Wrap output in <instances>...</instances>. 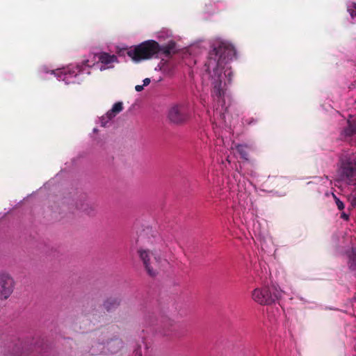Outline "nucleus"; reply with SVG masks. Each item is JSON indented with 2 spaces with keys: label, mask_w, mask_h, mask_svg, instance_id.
<instances>
[{
  "label": "nucleus",
  "mask_w": 356,
  "mask_h": 356,
  "mask_svg": "<svg viewBox=\"0 0 356 356\" xmlns=\"http://www.w3.org/2000/svg\"><path fill=\"white\" fill-rule=\"evenodd\" d=\"M14 282L7 273L0 274V299H7L13 293Z\"/></svg>",
  "instance_id": "nucleus-7"
},
{
  "label": "nucleus",
  "mask_w": 356,
  "mask_h": 356,
  "mask_svg": "<svg viewBox=\"0 0 356 356\" xmlns=\"http://www.w3.org/2000/svg\"><path fill=\"white\" fill-rule=\"evenodd\" d=\"M339 172L341 175V179L347 178L348 180L352 181L356 175V164H346L340 168Z\"/></svg>",
  "instance_id": "nucleus-10"
},
{
  "label": "nucleus",
  "mask_w": 356,
  "mask_h": 356,
  "mask_svg": "<svg viewBox=\"0 0 356 356\" xmlns=\"http://www.w3.org/2000/svg\"><path fill=\"white\" fill-rule=\"evenodd\" d=\"M341 217H342V218H344V219H346V220H347V219H348V216H347L346 214H345V213H343V214L341 215Z\"/></svg>",
  "instance_id": "nucleus-20"
},
{
  "label": "nucleus",
  "mask_w": 356,
  "mask_h": 356,
  "mask_svg": "<svg viewBox=\"0 0 356 356\" xmlns=\"http://www.w3.org/2000/svg\"><path fill=\"white\" fill-rule=\"evenodd\" d=\"M88 60H84L82 65H77L76 67H70L67 69H63L58 76L60 80H63L67 84L76 83L75 79L79 74L83 70V65L86 67L88 65Z\"/></svg>",
  "instance_id": "nucleus-5"
},
{
  "label": "nucleus",
  "mask_w": 356,
  "mask_h": 356,
  "mask_svg": "<svg viewBox=\"0 0 356 356\" xmlns=\"http://www.w3.org/2000/svg\"><path fill=\"white\" fill-rule=\"evenodd\" d=\"M251 298L259 305H268L275 301L270 288L268 286L255 287L250 294Z\"/></svg>",
  "instance_id": "nucleus-4"
},
{
  "label": "nucleus",
  "mask_w": 356,
  "mask_h": 356,
  "mask_svg": "<svg viewBox=\"0 0 356 356\" xmlns=\"http://www.w3.org/2000/svg\"><path fill=\"white\" fill-rule=\"evenodd\" d=\"M352 204L353 205H356V199H354L352 200Z\"/></svg>",
  "instance_id": "nucleus-21"
},
{
  "label": "nucleus",
  "mask_w": 356,
  "mask_h": 356,
  "mask_svg": "<svg viewBox=\"0 0 356 356\" xmlns=\"http://www.w3.org/2000/svg\"><path fill=\"white\" fill-rule=\"evenodd\" d=\"M348 11L349 12L352 18L356 17V4L353 3L350 5L348 8Z\"/></svg>",
  "instance_id": "nucleus-13"
},
{
  "label": "nucleus",
  "mask_w": 356,
  "mask_h": 356,
  "mask_svg": "<svg viewBox=\"0 0 356 356\" xmlns=\"http://www.w3.org/2000/svg\"><path fill=\"white\" fill-rule=\"evenodd\" d=\"M334 197L336 204H337V207L339 208V209H340V210L343 209H344L343 203L341 201H340L335 195H334Z\"/></svg>",
  "instance_id": "nucleus-15"
},
{
  "label": "nucleus",
  "mask_w": 356,
  "mask_h": 356,
  "mask_svg": "<svg viewBox=\"0 0 356 356\" xmlns=\"http://www.w3.org/2000/svg\"><path fill=\"white\" fill-rule=\"evenodd\" d=\"M283 291L281 290L279 287H274V291L273 293H272L273 298L275 299H278V298H280L282 297L283 296Z\"/></svg>",
  "instance_id": "nucleus-12"
},
{
  "label": "nucleus",
  "mask_w": 356,
  "mask_h": 356,
  "mask_svg": "<svg viewBox=\"0 0 356 356\" xmlns=\"http://www.w3.org/2000/svg\"><path fill=\"white\" fill-rule=\"evenodd\" d=\"M19 356H22V353Z\"/></svg>",
  "instance_id": "nucleus-22"
},
{
  "label": "nucleus",
  "mask_w": 356,
  "mask_h": 356,
  "mask_svg": "<svg viewBox=\"0 0 356 356\" xmlns=\"http://www.w3.org/2000/svg\"><path fill=\"white\" fill-rule=\"evenodd\" d=\"M223 93V92L218 88L216 86H215V89H214V94L218 98L220 99L222 94Z\"/></svg>",
  "instance_id": "nucleus-16"
},
{
  "label": "nucleus",
  "mask_w": 356,
  "mask_h": 356,
  "mask_svg": "<svg viewBox=\"0 0 356 356\" xmlns=\"http://www.w3.org/2000/svg\"><path fill=\"white\" fill-rule=\"evenodd\" d=\"M168 118L173 124H181L185 120V117L181 113V106L177 104L171 106L168 112Z\"/></svg>",
  "instance_id": "nucleus-8"
},
{
  "label": "nucleus",
  "mask_w": 356,
  "mask_h": 356,
  "mask_svg": "<svg viewBox=\"0 0 356 356\" xmlns=\"http://www.w3.org/2000/svg\"><path fill=\"white\" fill-rule=\"evenodd\" d=\"M222 69H223V67L222 66ZM222 77L221 81H220V79H216H216H214V80H216L217 82H218V81H219V82H220V83H221V82H222V79H223V76H225V74H222Z\"/></svg>",
  "instance_id": "nucleus-19"
},
{
  "label": "nucleus",
  "mask_w": 356,
  "mask_h": 356,
  "mask_svg": "<svg viewBox=\"0 0 356 356\" xmlns=\"http://www.w3.org/2000/svg\"><path fill=\"white\" fill-rule=\"evenodd\" d=\"M236 149L243 158L246 159L248 154H247L245 146L242 145H238L236 147Z\"/></svg>",
  "instance_id": "nucleus-11"
},
{
  "label": "nucleus",
  "mask_w": 356,
  "mask_h": 356,
  "mask_svg": "<svg viewBox=\"0 0 356 356\" xmlns=\"http://www.w3.org/2000/svg\"><path fill=\"white\" fill-rule=\"evenodd\" d=\"M143 88H144V86H143H143L137 85V86H136V87H135V89H136V90L137 92H140V91H142V90H143Z\"/></svg>",
  "instance_id": "nucleus-17"
},
{
  "label": "nucleus",
  "mask_w": 356,
  "mask_h": 356,
  "mask_svg": "<svg viewBox=\"0 0 356 356\" xmlns=\"http://www.w3.org/2000/svg\"><path fill=\"white\" fill-rule=\"evenodd\" d=\"M137 243L136 254L144 270L149 276H156L165 264L159 248L158 234L149 229H143L138 236Z\"/></svg>",
  "instance_id": "nucleus-1"
},
{
  "label": "nucleus",
  "mask_w": 356,
  "mask_h": 356,
  "mask_svg": "<svg viewBox=\"0 0 356 356\" xmlns=\"http://www.w3.org/2000/svg\"><path fill=\"white\" fill-rule=\"evenodd\" d=\"M215 45L213 52L208 62V70L213 79L216 78L221 81L222 64L225 60L232 54L233 48L230 44L221 41L217 42Z\"/></svg>",
  "instance_id": "nucleus-2"
},
{
  "label": "nucleus",
  "mask_w": 356,
  "mask_h": 356,
  "mask_svg": "<svg viewBox=\"0 0 356 356\" xmlns=\"http://www.w3.org/2000/svg\"><path fill=\"white\" fill-rule=\"evenodd\" d=\"M76 207L79 210L87 211L88 208V204L87 200H86V203H84V204H82L81 202H77Z\"/></svg>",
  "instance_id": "nucleus-14"
},
{
  "label": "nucleus",
  "mask_w": 356,
  "mask_h": 356,
  "mask_svg": "<svg viewBox=\"0 0 356 356\" xmlns=\"http://www.w3.org/2000/svg\"><path fill=\"white\" fill-rule=\"evenodd\" d=\"M94 57L98 60V63L93 64V67L100 71L111 68L113 63H118V58L115 55L104 52L96 54Z\"/></svg>",
  "instance_id": "nucleus-6"
},
{
  "label": "nucleus",
  "mask_w": 356,
  "mask_h": 356,
  "mask_svg": "<svg viewBox=\"0 0 356 356\" xmlns=\"http://www.w3.org/2000/svg\"><path fill=\"white\" fill-rule=\"evenodd\" d=\"M143 86H147L150 83V79L149 78L145 79L143 81Z\"/></svg>",
  "instance_id": "nucleus-18"
},
{
  "label": "nucleus",
  "mask_w": 356,
  "mask_h": 356,
  "mask_svg": "<svg viewBox=\"0 0 356 356\" xmlns=\"http://www.w3.org/2000/svg\"><path fill=\"white\" fill-rule=\"evenodd\" d=\"M172 47H160L154 40H147L134 46L127 51V55L134 61L140 62L148 60L162 51L165 54L170 53Z\"/></svg>",
  "instance_id": "nucleus-3"
},
{
  "label": "nucleus",
  "mask_w": 356,
  "mask_h": 356,
  "mask_svg": "<svg viewBox=\"0 0 356 356\" xmlns=\"http://www.w3.org/2000/svg\"><path fill=\"white\" fill-rule=\"evenodd\" d=\"M123 103L118 102L115 103L112 108L107 111V113L103 115L101 119V124L102 126H106L109 121L113 120L118 113L123 110Z\"/></svg>",
  "instance_id": "nucleus-9"
}]
</instances>
